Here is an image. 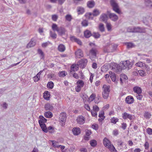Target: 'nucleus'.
I'll list each match as a JSON object with an SVG mask.
<instances>
[{
  "label": "nucleus",
  "mask_w": 152,
  "mask_h": 152,
  "mask_svg": "<svg viewBox=\"0 0 152 152\" xmlns=\"http://www.w3.org/2000/svg\"><path fill=\"white\" fill-rule=\"evenodd\" d=\"M107 13L109 18L113 21H116L118 19V17L115 14L111 13L109 11H107Z\"/></svg>",
  "instance_id": "obj_7"
},
{
  "label": "nucleus",
  "mask_w": 152,
  "mask_h": 152,
  "mask_svg": "<svg viewBox=\"0 0 152 152\" xmlns=\"http://www.w3.org/2000/svg\"><path fill=\"white\" fill-rule=\"evenodd\" d=\"M47 130H48V131L50 133H53L54 132V129L52 126H49Z\"/></svg>",
  "instance_id": "obj_50"
},
{
  "label": "nucleus",
  "mask_w": 152,
  "mask_h": 152,
  "mask_svg": "<svg viewBox=\"0 0 152 152\" xmlns=\"http://www.w3.org/2000/svg\"><path fill=\"white\" fill-rule=\"evenodd\" d=\"M128 31H129L132 32L142 33L144 32L145 29L139 27H134L129 28Z\"/></svg>",
  "instance_id": "obj_3"
},
{
  "label": "nucleus",
  "mask_w": 152,
  "mask_h": 152,
  "mask_svg": "<svg viewBox=\"0 0 152 152\" xmlns=\"http://www.w3.org/2000/svg\"><path fill=\"white\" fill-rule=\"evenodd\" d=\"M66 72L65 71H63L59 72L58 75L60 77H64L66 76Z\"/></svg>",
  "instance_id": "obj_43"
},
{
  "label": "nucleus",
  "mask_w": 152,
  "mask_h": 152,
  "mask_svg": "<svg viewBox=\"0 0 152 152\" xmlns=\"http://www.w3.org/2000/svg\"><path fill=\"white\" fill-rule=\"evenodd\" d=\"M39 124L42 131L45 133H47L48 132V130H47V128L45 124V123H39Z\"/></svg>",
  "instance_id": "obj_27"
},
{
  "label": "nucleus",
  "mask_w": 152,
  "mask_h": 152,
  "mask_svg": "<svg viewBox=\"0 0 152 152\" xmlns=\"http://www.w3.org/2000/svg\"><path fill=\"white\" fill-rule=\"evenodd\" d=\"M144 146L146 149H148L149 147V144L147 142H146L145 143Z\"/></svg>",
  "instance_id": "obj_64"
},
{
  "label": "nucleus",
  "mask_w": 152,
  "mask_h": 152,
  "mask_svg": "<svg viewBox=\"0 0 152 152\" xmlns=\"http://www.w3.org/2000/svg\"><path fill=\"white\" fill-rule=\"evenodd\" d=\"M86 135L87 136H89L91 133V131L90 130L86 129Z\"/></svg>",
  "instance_id": "obj_62"
},
{
  "label": "nucleus",
  "mask_w": 152,
  "mask_h": 152,
  "mask_svg": "<svg viewBox=\"0 0 152 152\" xmlns=\"http://www.w3.org/2000/svg\"><path fill=\"white\" fill-rule=\"evenodd\" d=\"M45 108L46 110H52L53 109V107L52 104L47 103L45 104Z\"/></svg>",
  "instance_id": "obj_22"
},
{
  "label": "nucleus",
  "mask_w": 152,
  "mask_h": 152,
  "mask_svg": "<svg viewBox=\"0 0 152 152\" xmlns=\"http://www.w3.org/2000/svg\"><path fill=\"white\" fill-rule=\"evenodd\" d=\"M100 34L98 33L94 32L92 34V36L96 39L100 37Z\"/></svg>",
  "instance_id": "obj_48"
},
{
  "label": "nucleus",
  "mask_w": 152,
  "mask_h": 152,
  "mask_svg": "<svg viewBox=\"0 0 152 152\" xmlns=\"http://www.w3.org/2000/svg\"><path fill=\"white\" fill-rule=\"evenodd\" d=\"M66 117V114L65 113H62L60 115L59 121L61 123V126H63L65 125Z\"/></svg>",
  "instance_id": "obj_5"
},
{
  "label": "nucleus",
  "mask_w": 152,
  "mask_h": 152,
  "mask_svg": "<svg viewBox=\"0 0 152 152\" xmlns=\"http://www.w3.org/2000/svg\"><path fill=\"white\" fill-rule=\"evenodd\" d=\"M50 92L47 91H45L43 93V97L45 99L48 100L50 98Z\"/></svg>",
  "instance_id": "obj_25"
},
{
  "label": "nucleus",
  "mask_w": 152,
  "mask_h": 152,
  "mask_svg": "<svg viewBox=\"0 0 152 152\" xmlns=\"http://www.w3.org/2000/svg\"><path fill=\"white\" fill-rule=\"evenodd\" d=\"M106 24V27L108 31H110L111 29V25L110 23H108L107 22L105 23Z\"/></svg>",
  "instance_id": "obj_53"
},
{
  "label": "nucleus",
  "mask_w": 152,
  "mask_h": 152,
  "mask_svg": "<svg viewBox=\"0 0 152 152\" xmlns=\"http://www.w3.org/2000/svg\"><path fill=\"white\" fill-rule=\"evenodd\" d=\"M93 110H92L93 111H95L96 112H98L99 110V107L96 105H95L93 106Z\"/></svg>",
  "instance_id": "obj_59"
},
{
  "label": "nucleus",
  "mask_w": 152,
  "mask_h": 152,
  "mask_svg": "<svg viewBox=\"0 0 152 152\" xmlns=\"http://www.w3.org/2000/svg\"><path fill=\"white\" fill-rule=\"evenodd\" d=\"M53 83L52 81L49 82L47 85V87L50 89H52L53 87Z\"/></svg>",
  "instance_id": "obj_40"
},
{
  "label": "nucleus",
  "mask_w": 152,
  "mask_h": 152,
  "mask_svg": "<svg viewBox=\"0 0 152 152\" xmlns=\"http://www.w3.org/2000/svg\"><path fill=\"white\" fill-rule=\"evenodd\" d=\"M87 62V61L86 59H83L80 61L78 63V65L79 66L82 68H83L85 67L86 65V64Z\"/></svg>",
  "instance_id": "obj_10"
},
{
  "label": "nucleus",
  "mask_w": 152,
  "mask_h": 152,
  "mask_svg": "<svg viewBox=\"0 0 152 152\" xmlns=\"http://www.w3.org/2000/svg\"><path fill=\"white\" fill-rule=\"evenodd\" d=\"M108 146H109V147H107V148H109V150L111 151L115 152L117 151L113 145H111L110 144Z\"/></svg>",
  "instance_id": "obj_38"
},
{
  "label": "nucleus",
  "mask_w": 152,
  "mask_h": 152,
  "mask_svg": "<svg viewBox=\"0 0 152 152\" xmlns=\"http://www.w3.org/2000/svg\"><path fill=\"white\" fill-rule=\"evenodd\" d=\"M135 65L136 66H138L140 67H142L144 66L145 64L144 63H143L141 62H139L135 64Z\"/></svg>",
  "instance_id": "obj_47"
},
{
  "label": "nucleus",
  "mask_w": 152,
  "mask_h": 152,
  "mask_svg": "<svg viewBox=\"0 0 152 152\" xmlns=\"http://www.w3.org/2000/svg\"><path fill=\"white\" fill-rule=\"evenodd\" d=\"M70 39L72 41L75 42L80 45L82 44V42L79 39L77 38L75 36H72L70 37Z\"/></svg>",
  "instance_id": "obj_20"
},
{
  "label": "nucleus",
  "mask_w": 152,
  "mask_h": 152,
  "mask_svg": "<svg viewBox=\"0 0 152 152\" xmlns=\"http://www.w3.org/2000/svg\"><path fill=\"white\" fill-rule=\"evenodd\" d=\"M127 48H131L134 47L135 45L134 44L131 42H128L126 43Z\"/></svg>",
  "instance_id": "obj_45"
},
{
  "label": "nucleus",
  "mask_w": 152,
  "mask_h": 152,
  "mask_svg": "<svg viewBox=\"0 0 152 152\" xmlns=\"http://www.w3.org/2000/svg\"><path fill=\"white\" fill-rule=\"evenodd\" d=\"M82 25L83 26H88V21L86 20H83L82 22Z\"/></svg>",
  "instance_id": "obj_54"
},
{
  "label": "nucleus",
  "mask_w": 152,
  "mask_h": 152,
  "mask_svg": "<svg viewBox=\"0 0 152 152\" xmlns=\"http://www.w3.org/2000/svg\"><path fill=\"white\" fill-rule=\"evenodd\" d=\"M95 4V2L93 0L88 1L87 3V7L90 8L93 7H94Z\"/></svg>",
  "instance_id": "obj_26"
},
{
  "label": "nucleus",
  "mask_w": 152,
  "mask_h": 152,
  "mask_svg": "<svg viewBox=\"0 0 152 152\" xmlns=\"http://www.w3.org/2000/svg\"><path fill=\"white\" fill-rule=\"evenodd\" d=\"M133 91L137 94H140L142 93V89L138 86H134L133 88Z\"/></svg>",
  "instance_id": "obj_16"
},
{
  "label": "nucleus",
  "mask_w": 152,
  "mask_h": 152,
  "mask_svg": "<svg viewBox=\"0 0 152 152\" xmlns=\"http://www.w3.org/2000/svg\"><path fill=\"white\" fill-rule=\"evenodd\" d=\"M128 62V61H126L123 63L121 64V65H119V66H118V65H117L116 64H115V67L114 68H116L118 70H121L122 69H125L128 68L129 66V65Z\"/></svg>",
  "instance_id": "obj_2"
},
{
  "label": "nucleus",
  "mask_w": 152,
  "mask_h": 152,
  "mask_svg": "<svg viewBox=\"0 0 152 152\" xmlns=\"http://www.w3.org/2000/svg\"><path fill=\"white\" fill-rule=\"evenodd\" d=\"M70 74L72 75L73 77L76 79H77L79 78L78 75L77 74L74 72H72V71H70Z\"/></svg>",
  "instance_id": "obj_44"
},
{
  "label": "nucleus",
  "mask_w": 152,
  "mask_h": 152,
  "mask_svg": "<svg viewBox=\"0 0 152 152\" xmlns=\"http://www.w3.org/2000/svg\"><path fill=\"white\" fill-rule=\"evenodd\" d=\"M99 30L102 32H103L104 31V28L103 24L100 23L99 26Z\"/></svg>",
  "instance_id": "obj_46"
},
{
  "label": "nucleus",
  "mask_w": 152,
  "mask_h": 152,
  "mask_svg": "<svg viewBox=\"0 0 152 152\" xmlns=\"http://www.w3.org/2000/svg\"><path fill=\"white\" fill-rule=\"evenodd\" d=\"M145 3L147 6L152 7V0H145Z\"/></svg>",
  "instance_id": "obj_32"
},
{
  "label": "nucleus",
  "mask_w": 152,
  "mask_h": 152,
  "mask_svg": "<svg viewBox=\"0 0 152 152\" xmlns=\"http://www.w3.org/2000/svg\"><path fill=\"white\" fill-rule=\"evenodd\" d=\"M113 45H110L109 46L107 45L104 48V51L105 52H113L114 51V49H112L111 47H112Z\"/></svg>",
  "instance_id": "obj_11"
},
{
  "label": "nucleus",
  "mask_w": 152,
  "mask_h": 152,
  "mask_svg": "<svg viewBox=\"0 0 152 152\" xmlns=\"http://www.w3.org/2000/svg\"><path fill=\"white\" fill-rule=\"evenodd\" d=\"M76 120L78 124H83L84 123L85 118L83 116H80L78 117Z\"/></svg>",
  "instance_id": "obj_14"
},
{
  "label": "nucleus",
  "mask_w": 152,
  "mask_h": 152,
  "mask_svg": "<svg viewBox=\"0 0 152 152\" xmlns=\"http://www.w3.org/2000/svg\"><path fill=\"white\" fill-rule=\"evenodd\" d=\"M143 97L140 94H138V95L136 96V98L137 99L141 100Z\"/></svg>",
  "instance_id": "obj_63"
},
{
  "label": "nucleus",
  "mask_w": 152,
  "mask_h": 152,
  "mask_svg": "<svg viewBox=\"0 0 152 152\" xmlns=\"http://www.w3.org/2000/svg\"><path fill=\"white\" fill-rule=\"evenodd\" d=\"M77 86L75 88V90L77 92L80 91L81 88L83 87L84 85V82L82 80H78L76 83Z\"/></svg>",
  "instance_id": "obj_6"
},
{
  "label": "nucleus",
  "mask_w": 152,
  "mask_h": 152,
  "mask_svg": "<svg viewBox=\"0 0 152 152\" xmlns=\"http://www.w3.org/2000/svg\"><path fill=\"white\" fill-rule=\"evenodd\" d=\"M72 132L75 135H78L80 133V131L79 128H74L72 130Z\"/></svg>",
  "instance_id": "obj_23"
},
{
  "label": "nucleus",
  "mask_w": 152,
  "mask_h": 152,
  "mask_svg": "<svg viewBox=\"0 0 152 152\" xmlns=\"http://www.w3.org/2000/svg\"><path fill=\"white\" fill-rule=\"evenodd\" d=\"M50 43L49 42H48L45 43H43L42 44V46L43 48H46L47 46Z\"/></svg>",
  "instance_id": "obj_58"
},
{
  "label": "nucleus",
  "mask_w": 152,
  "mask_h": 152,
  "mask_svg": "<svg viewBox=\"0 0 152 152\" xmlns=\"http://www.w3.org/2000/svg\"><path fill=\"white\" fill-rule=\"evenodd\" d=\"M38 53L40 55V56L42 57H44V53L41 49H39L38 50Z\"/></svg>",
  "instance_id": "obj_55"
},
{
  "label": "nucleus",
  "mask_w": 152,
  "mask_h": 152,
  "mask_svg": "<svg viewBox=\"0 0 152 152\" xmlns=\"http://www.w3.org/2000/svg\"><path fill=\"white\" fill-rule=\"evenodd\" d=\"M58 17L56 15H52V19L53 20L55 21H57V19L58 18Z\"/></svg>",
  "instance_id": "obj_56"
},
{
  "label": "nucleus",
  "mask_w": 152,
  "mask_h": 152,
  "mask_svg": "<svg viewBox=\"0 0 152 152\" xmlns=\"http://www.w3.org/2000/svg\"><path fill=\"white\" fill-rule=\"evenodd\" d=\"M66 30L64 28L62 27H59V28L57 31V32L59 35L62 36L65 34Z\"/></svg>",
  "instance_id": "obj_15"
},
{
  "label": "nucleus",
  "mask_w": 152,
  "mask_h": 152,
  "mask_svg": "<svg viewBox=\"0 0 152 152\" xmlns=\"http://www.w3.org/2000/svg\"><path fill=\"white\" fill-rule=\"evenodd\" d=\"M85 16L86 18L89 20H93L94 17L92 14L91 12H88L86 13L85 15Z\"/></svg>",
  "instance_id": "obj_30"
},
{
  "label": "nucleus",
  "mask_w": 152,
  "mask_h": 152,
  "mask_svg": "<svg viewBox=\"0 0 152 152\" xmlns=\"http://www.w3.org/2000/svg\"><path fill=\"white\" fill-rule=\"evenodd\" d=\"M58 50L59 51L61 52H63L65 49V47L63 44H60L58 46Z\"/></svg>",
  "instance_id": "obj_36"
},
{
  "label": "nucleus",
  "mask_w": 152,
  "mask_h": 152,
  "mask_svg": "<svg viewBox=\"0 0 152 152\" xmlns=\"http://www.w3.org/2000/svg\"><path fill=\"white\" fill-rule=\"evenodd\" d=\"M78 66H79L78 64H73L70 67L71 70H70V71H72V72H75L77 71L78 69Z\"/></svg>",
  "instance_id": "obj_18"
},
{
  "label": "nucleus",
  "mask_w": 152,
  "mask_h": 152,
  "mask_svg": "<svg viewBox=\"0 0 152 152\" xmlns=\"http://www.w3.org/2000/svg\"><path fill=\"white\" fill-rule=\"evenodd\" d=\"M52 27V29L54 31H56L57 32L59 28V27H58L57 25L56 24L54 23L53 24Z\"/></svg>",
  "instance_id": "obj_41"
},
{
  "label": "nucleus",
  "mask_w": 152,
  "mask_h": 152,
  "mask_svg": "<svg viewBox=\"0 0 152 152\" xmlns=\"http://www.w3.org/2000/svg\"><path fill=\"white\" fill-rule=\"evenodd\" d=\"M103 143L104 146L106 148L109 147L108 146L111 144L110 141L106 137L103 139Z\"/></svg>",
  "instance_id": "obj_21"
},
{
  "label": "nucleus",
  "mask_w": 152,
  "mask_h": 152,
  "mask_svg": "<svg viewBox=\"0 0 152 152\" xmlns=\"http://www.w3.org/2000/svg\"><path fill=\"white\" fill-rule=\"evenodd\" d=\"M75 55L77 58H80L83 56V52L81 49H78L75 52Z\"/></svg>",
  "instance_id": "obj_17"
},
{
  "label": "nucleus",
  "mask_w": 152,
  "mask_h": 152,
  "mask_svg": "<svg viewBox=\"0 0 152 152\" xmlns=\"http://www.w3.org/2000/svg\"><path fill=\"white\" fill-rule=\"evenodd\" d=\"M96 94H92L89 98V100H91V101H93L94 100V99L95 97H96Z\"/></svg>",
  "instance_id": "obj_51"
},
{
  "label": "nucleus",
  "mask_w": 152,
  "mask_h": 152,
  "mask_svg": "<svg viewBox=\"0 0 152 152\" xmlns=\"http://www.w3.org/2000/svg\"><path fill=\"white\" fill-rule=\"evenodd\" d=\"M39 118V120L38 121L39 123H46L47 121V119L42 115H40Z\"/></svg>",
  "instance_id": "obj_29"
},
{
  "label": "nucleus",
  "mask_w": 152,
  "mask_h": 152,
  "mask_svg": "<svg viewBox=\"0 0 152 152\" xmlns=\"http://www.w3.org/2000/svg\"><path fill=\"white\" fill-rule=\"evenodd\" d=\"M77 11L79 15L82 14L84 12V9L83 8L79 7H77Z\"/></svg>",
  "instance_id": "obj_33"
},
{
  "label": "nucleus",
  "mask_w": 152,
  "mask_h": 152,
  "mask_svg": "<svg viewBox=\"0 0 152 152\" xmlns=\"http://www.w3.org/2000/svg\"><path fill=\"white\" fill-rule=\"evenodd\" d=\"M118 119L117 118H115L114 117L112 118L111 119V123L114 124H115L118 121Z\"/></svg>",
  "instance_id": "obj_49"
},
{
  "label": "nucleus",
  "mask_w": 152,
  "mask_h": 152,
  "mask_svg": "<svg viewBox=\"0 0 152 152\" xmlns=\"http://www.w3.org/2000/svg\"><path fill=\"white\" fill-rule=\"evenodd\" d=\"M44 115L47 118H50L52 117L53 114L51 112L48 111L45 113Z\"/></svg>",
  "instance_id": "obj_34"
},
{
  "label": "nucleus",
  "mask_w": 152,
  "mask_h": 152,
  "mask_svg": "<svg viewBox=\"0 0 152 152\" xmlns=\"http://www.w3.org/2000/svg\"><path fill=\"white\" fill-rule=\"evenodd\" d=\"M147 132L149 134H152V129L150 128H148L147 129Z\"/></svg>",
  "instance_id": "obj_60"
},
{
  "label": "nucleus",
  "mask_w": 152,
  "mask_h": 152,
  "mask_svg": "<svg viewBox=\"0 0 152 152\" xmlns=\"http://www.w3.org/2000/svg\"><path fill=\"white\" fill-rule=\"evenodd\" d=\"M97 52V50L95 48H92L89 51V55L93 58L96 57V53Z\"/></svg>",
  "instance_id": "obj_12"
},
{
  "label": "nucleus",
  "mask_w": 152,
  "mask_h": 152,
  "mask_svg": "<svg viewBox=\"0 0 152 152\" xmlns=\"http://www.w3.org/2000/svg\"><path fill=\"white\" fill-rule=\"evenodd\" d=\"M122 115V117L124 119H126L128 118L130 120H132V119H133L134 118V117L133 115L129 114L126 112L124 113Z\"/></svg>",
  "instance_id": "obj_9"
},
{
  "label": "nucleus",
  "mask_w": 152,
  "mask_h": 152,
  "mask_svg": "<svg viewBox=\"0 0 152 152\" xmlns=\"http://www.w3.org/2000/svg\"><path fill=\"white\" fill-rule=\"evenodd\" d=\"M139 74L142 76H144L146 75V73L145 71L143 70H140L138 71Z\"/></svg>",
  "instance_id": "obj_42"
},
{
  "label": "nucleus",
  "mask_w": 152,
  "mask_h": 152,
  "mask_svg": "<svg viewBox=\"0 0 152 152\" xmlns=\"http://www.w3.org/2000/svg\"><path fill=\"white\" fill-rule=\"evenodd\" d=\"M84 36L86 38H88L92 36V34L90 31L88 30H86L84 31Z\"/></svg>",
  "instance_id": "obj_24"
},
{
  "label": "nucleus",
  "mask_w": 152,
  "mask_h": 152,
  "mask_svg": "<svg viewBox=\"0 0 152 152\" xmlns=\"http://www.w3.org/2000/svg\"><path fill=\"white\" fill-rule=\"evenodd\" d=\"M103 92L102 95L104 99H107L109 93L110 91L109 87L107 86L106 85H104L103 86Z\"/></svg>",
  "instance_id": "obj_4"
},
{
  "label": "nucleus",
  "mask_w": 152,
  "mask_h": 152,
  "mask_svg": "<svg viewBox=\"0 0 152 152\" xmlns=\"http://www.w3.org/2000/svg\"><path fill=\"white\" fill-rule=\"evenodd\" d=\"M97 112H96L95 111H93L91 110V113L92 115L94 117H96L97 115Z\"/></svg>",
  "instance_id": "obj_61"
},
{
  "label": "nucleus",
  "mask_w": 152,
  "mask_h": 152,
  "mask_svg": "<svg viewBox=\"0 0 152 152\" xmlns=\"http://www.w3.org/2000/svg\"><path fill=\"white\" fill-rule=\"evenodd\" d=\"M90 144L91 146L94 147L97 145V141L95 140H92L90 141Z\"/></svg>",
  "instance_id": "obj_39"
},
{
  "label": "nucleus",
  "mask_w": 152,
  "mask_h": 152,
  "mask_svg": "<svg viewBox=\"0 0 152 152\" xmlns=\"http://www.w3.org/2000/svg\"><path fill=\"white\" fill-rule=\"evenodd\" d=\"M108 17L107 15L105 13H102L99 17V20L101 21L106 23L108 19Z\"/></svg>",
  "instance_id": "obj_8"
},
{
  "label": "nucleus",
  "mask_w": 152,
  "mask_h": 152,
  "mask_svg": "<svg viewBox=\"0 0 152 152\" xmlns=\"http://www.w3.org/2000/svg\"><path fill=\"white\" fill-rule=\"evenodd\" d=\"M65 18L67 20L70 21L72 20V18L71 15H67L65 16Z\"/></svg>",
  "instance_id": "obj_52"
},
{
  "label": "nucleus",
  "mask_w": 152,
  "mask_h": 152,
  "mask_svg": "<svg viewBox=\"0 0 152 152\" xmlns=\"http://www.w3.org/2000/svg\"><path fill=\"white\" fill-rule=\"evenodd\" d=\"M36 44V42L32 39L31 41L27 45V47H31L34 46Z\"/></svg>",
  "instance_id": "obj_37"
},
{
  "label": "nucleus",
  "mask_w": 152,
  "mask_h": 152,
  "mask_svg": "<svg viewBox=\"0 0 152 152\" xmlns=\"http://www.w3.org/2000/svg\"><path fill=\"white\" fill-rule=\"evenodd\" d=\"M126 103L128 104H131L134 102V99L133 96H127L125 99Z\"/></svg>",
  "instance_id": "obj_13"
},
{
  "label": "nucleus",
  "mask_w": 152,
  "mask_h": 152,
  "mask_svg": "<svg viewBox=\"0 0 152 152\" xmlns=\"http://www.w3.org/2000/svg\"><path fill=\"white\" fill-rule=\"evenodd\" d=\"M111 5L113 7V10L116 12L120 14L121 11L120 10L118 4L114 0H111L110 1Z\"/></svg>",
  "instance_id": "obj_1"
},
{
  "label": "nucleus",
  "mask_w": 152,
  "mask_h": 152,
  "mask_svg": "<svg viewBox=\"0 0 152 152\" xmlns=\"http://www.w3.org/2000/svg\"><path fill=\"white\" fill-rule=\"evenodd\" d=\"M100 13V12L99 10L97 9H95L93 11L92 14L93 16H96L99 15Z\"/></svg>",
  "instance_id": "obj_35"
},
{
  "label": "nucleus",
  "mask_w": 152,
  "mask_h": 152,
  "mask_svg": "<svg viewBox=\"0 0 152 152\" xmlns=\"http://www.w3.org/2000/svg\"><path fill=\"white\" fill-rule=\"evenodd\" d=\"M109 74L113 82H115L116 80V77L115 73L112 72H110Z\"/></svg>",
  "instance_id": "obj_31"
},
{
  "label": "nucleus",
  "mask_w": 152,
  "mask_h": 152,
  "mask_svg": "<svg viewBox=\"0 0 152 152\" xmlns=\"http://www.w3.org/2000/svg\"><path fill=\"white\" fill-rule=\"evenodd\" d=\"M104 112L102 111L99 113V117L100 118H99L98 120L99 121H102L104 118L105 116H104Z\"/></svg>",
  "instance_id": "obj_28"
},
{
  "label": "nucleus",
  "mask_w": 152,
  "mask_h": 152,
  "mask_svg": "<svg viewBox=\"0 0 152 152\" xmlns=\"http://www.w3.org/2000/svg\"><path fill=\"white\" fill-rule=\"evenodd\" d=\"M70 39L72 41L75 42L80 45L82 44V42L79 39L77 38L75 36H72L70 37Z\"/></svg>",
  "instance_id": "obj_19"
},
{
  "label": "nucleus",
  "mask_w": 152,
  "mask_h": 152,
  "mask_svg": "<svg viewBox=\"0 0 152 152\" xmlns=\"http://www.w3.org/2000/svg\"><path fill=\"white\" fill-rule=\"evenodd\" d=\"M50 36L53 39H56V38L57 35L55 33H53L52 31L50 32Z\"/></svg>",
  "instance_id": "obj_57"
}]
</instances>
